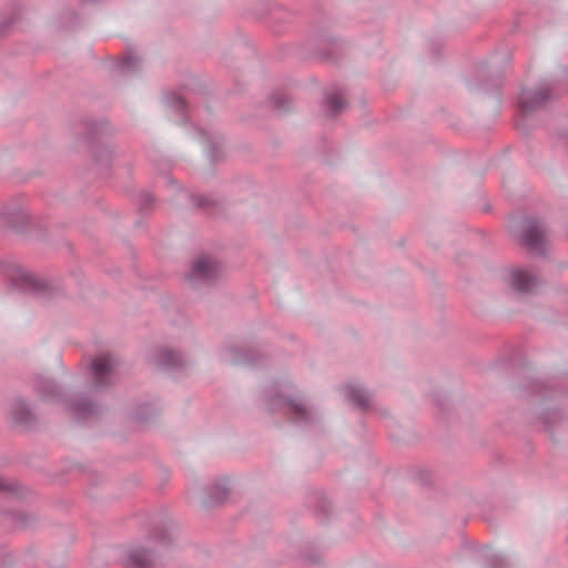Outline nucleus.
I'll return each mask as SVG.
<instances>
[{"label":"nucleus","instance_id":"15","mask_svg":"<svg viewBox=\"0 0 568 568\" xmlns=\"http://www.w3.org/2000/svg\"><path fill=\"white\" fill-rule=\"evenodd\" d=\"M158 365L161 367L170 368L182 366L184 363L183 356L180 353L173 351H163L159 355Z\"/></svg>","mask_w":568,"mask_h":568},{"label":"nucleus","instance_id":"13","mask_svg":"<svg viewBox=\"0 0 568 568\" xmlns=\"http://www.w3.org/2000/svg\"><path fill=\"white\" fill-rule=\"evenodd\" d=\"M10 415L12 420L17 424L28 425L32 422V412L22 399H16L12 403Z\"/></svg>","mask_w":568,"mask_h":568},{"label":"nucleus","instance_id":"21","mask_svg":"<svg viewBox=\"0 0 568 568\" xmlns=\"http://www.w3.org/2000/svg\"><path fill=\"white\" fill-rule=\"evenodd\" d=\"M192 202L197 207H206V206L213 204V201L209 196H204V195L192 196Z\"/></svg>","mask_w":568,"mask_h":568},{"label":"nucleus","instance_id":"8","mask_svg":"<svg viewBox=\"0 0 568 568\" xmlns=\"http://www.w3.org/2000/svg\"><path fill=\"white\" fill-rule=\"evenodd\" d=\"M68 409L75 418L85 420L98 414L100 405L88 397L78 396L72 399Z\"/></svg>","mask_w":568,"mask_h":568},{"label":"nucleus","instance_id":"16","mask_svg":"<svg viewBox=\"0 0 568 568\" xmlns=\"http://www.w3.org/2000/svg\"><path fill=\"white\" fill-rule=\"evenodd\" d=\"M141 60L132 52H129L116 65L121 73H130L140 68Z\"/></svg>","mask_w":568,"mask_h":568},{"label":"nucleus","instance_id":"20","mask_svg":"<svg viewBox=\"0 0 568 568\" xmlns=\"http://www.w3.org/2000/svg\"><path fill=\"white\" fill-rule=\"evenodd\" d=\"M290 102V98L285 94H280L272 99L273 106L277 110H286Z\"/></svg>","mask_w":568,"mask_h":568},{"label":"nucleus","instance_id":"18","mask_svg":"<svg viewBox=\"0 0 568 568\" xmlns=\"http://www.w3.org/2000/svg\"><path fill=\"white\" fill-rule=\"evenodd\" d=\"M166 104L175 111L186 113L187 105L183 98L176 93H170L165 97Z\"/></svg>","mask_w":568,"mask_h":568},{"label":"nucleus","instance_id":"11","mask_svg":"<svg viewBox=\"0 0 568 568\" xmlns=\"http://www.w3.org/2000/svg\"><path fill=\"white\" fill-rule=\"evenodd\" d=\"M345 398L362 409H366L371 400L369 393L357 385H347L345 387Z\"/></svg>","mask_w":568,"mask_h":568},{"label":"nucleus","instance_id":"4","mask_svg":"<svg viewBox=\"0 0 568 568\" xmlns=\"http://www.w3.org/2000/svg\"><path fill=\"white\" fill-rule=\"evenodd\" d=\"M222 273V266L206 256H201L192 264L191 271L187 274V281L192 284L200 282H212L216 280Z\"/></svg>","mask_w":568,"mask_h":568},{"label":"nucleus","instance_id":"17","mask_svg":"<svg viewBox=\"0 0 568 568\" xmlns=\"http://www.w3.org/2000/svg\"><path fill=\"white\" fill-rule=\"evenodd\" d=\"M229 493V487L224 481H216L212 484L209 488V494L211 497V500L213 503H221L223 501Z\"/></svg>","mask_w":568,"mask_h":568},{"label":"nucleus","instance_id":"2","mask_svg":"<svg viewBox=\"0 0 568 568\" xmlns=\"http://www.w3.org/2000/svg\"><path fill=\"white\" fill-rule=\"evenodd\" d=\"M7 277L12 286L30 294L41 295L49 288L47 282L18 265L7 270Z\"/></svg>","mask_w":568,"mask_h":568},{"label":"nucleus","instance_id":"7","mask_svg":"<svg viewBox=\"0 0 568 568\" xmlns=\"http://www.w3.org/2000/svg\"><path fill=\"white\" fill-rule=\"evenodd\" d=\"M538 276L526 268H514L509 273V284L517 292H530L538 284Z\"/></svg>","mask_w":568,"mask_h":568},{"label":"nucleus","instance_id":"9","mask_svg":"<svg viewBox=\"0 0 568 568\" xmlns=\"http://www.w3.org/2000/svg\"><path fill=\"white\" fill-rule=\"evenodd\" d=\"M126 566L132 568H160L143 548H133L129 551Z\"/></svg>","mask_w":568,"mask_h":568},{"label":"nucleus","instance_id":"6","mask_svg":"<svg viewBox=\"0 0 568 568\" xmlns=\"http://www.w3.org/2000/svg\"><path fill=\"white\" fill-rule=\"evenodd\" d=\"M550 98L551 91L548 87H541L536 91H523L519 100V110L523 114L531 113Z\"/></svg>","mask_w":568,"mask_h":568},{"label":"nucleus","instance_id":"19","mask_svg":"<svg viewBox=\"0 0 568 568\" xmlns=\"http://www.w3.org/2000/svg\"><path fill=\"white\" fill-rule=\"evenodd\" d=\"M487 562L490 568H505L507 565L505 557L497 554L488 556Z\"/></svg>","mask_w":568,"mask_h":568},{"label":"nucleus","instance_id":"1","mask_svg":"<svg viewBox=\"0 0 568 568\" xmlns=\"http://www.w3.org/2000/svg\"><path fill=\"white\" fill-rule=\"evenodd\" d=\"M274 389L267 393L268 403L272 409L285 410L291 419L300 425H308L314 420L313 413L306 407L304 402L300 398H288L282 395H274Z\"/></svg>","mask_w":568,"mask_h":568},{"label":"nucleus","instance_id":"5","mask_svg":"<svg viewBox=\"0 0 568 568\" xmlns=\"http://www.w3.org/2000/svg\"><path fill=\"white\" fill-rule=\"evenodd\" d=\"M115 361L109 354L100 355L92 362L93 386L100 389L114 379Z\"/></svg>","mask_w":568,"mask_h":568},{"label":"nucleus","instance_id":"23","mask_svg":"<svg viewBox=\"0 0 568 568\" xmlns=\"http://www.w3.org/2000/svg\"><path fill=\"white\" fill-rule=\"evenodd\" d=\"M1 489H11V487L7 485L2 478H0V490Z\"/></svg>","mask_w":568,"mask_h":568},{"label":"nucleus","instance_id":"12","mask_svg":"<svg viewBox=\"0 0 568 568\" xmlns=\"http://www.w3.org/2000/svg\"><path fill=\"white\" fill-rule=\"evenodd\" d=\"M324 106L329 115L335 116L346 108V102L343 92L333 90L325 94Z\"/></svg>","mask_w":568,"mask_h":568},{"label":"nucleus","instance_id":"3","mask_svg":"<svg viewBox=\"0 0 568 568\" xmlns=\"http://www.w3.org/2000/svg\"><path fill=\"white\" fill-rule=\"evenodd\" d=\"M520 241L529 251L542 253L546 232L542 224L531 217H525L520 222Z\"/></svg>","mask_w":568,"mask_h":568},{"label":"nucleus","instance_id":"10","mask_svg":"<svg viewBox=\"0 0 568 568\" xmlns=\"http://www.w3.org/2000/svg\"><path fill=\"white\" fill-rule=\"evenodd\" d=\"M197 132L202 143L207 148V155L212 161H216L222 154L221 139L212 131L199 129Z\"/></svg>","mask_w":568,"mask_h":568},{"label":"nucleus","instance_id":"14","mask_svg":"<svg viewBox=\"0 0 568 568\" xmlns=\"http://www.w3.org/2000/svg\"><path fill=\"white\" fill-rule=\"evenodd\" d=\"M34 386H36L37 392L44 399H48V400L60 399V394H59L58 387L55 386V384L52 381H50L48 378L39 377L36 381Z\"/></svg>","mask_w":568,"mask_h":568},{"label":"nucleus","instance_id":"24","mask_svg":"<svg viewBox=\"0 0 568 568\" xmlns=\"http://www.w3.org/2000/svg\"><path fill=\"white\" fill-rule=\"evenodd\" d=\"M243 361L244 362H253V359H251V358H244Z\"/></svg>","mask_w":568,"mask_h":568},{"label":"nucleus","instance_id":"22","mask_svg":"<svg viewBox=\"0 0 568 568\" xmlns=\"http://www.w3.org/2000/svg\"><path fill=\"white\" fill-rule=\"evenodd\" d=\"M111 158V151L106 148H101L95 154V160L98 163L108 162Z\"/></svg>","mask_w":568,"mask_h":568}]
</instances>
